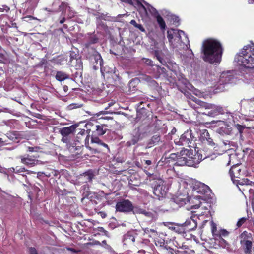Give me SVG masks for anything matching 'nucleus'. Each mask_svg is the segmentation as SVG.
<instances>
[{
	"mask_svg": "<svg viewBox=\"0 0 254 254\" xmlns=\"http://www.w3.org/2000/svg\"><path fill=\"white\" fill-rule=\"evenodd\" d=\"M142 79L147 82H149L151 80V77L148 75H144L142 76Z\"/></svg>",
	"mask_w": 254,
	"mask_h": 254,
	"instance_id": "obj_55",
	"label": "nucleus"
},
{
	"mask_svg": "<svg viewBox=\"0 0 254 254\" xmlns=\"http://www.w3.org/2000/svg\"><path fill=\"white\" fill-rule=\"evenodd\" d=\"M69 151L74 154L75 155H82V151L84 145H80L78 143H72V142L66 145Z\"/></svg>",
	"mask_w": 254,
	"mask_h": 254,
	"instance_id": "obj_19",
	"label": "nucleus"
},
{
	"mask_svg": "<svg viewBox=\"0 0 254 254\" xmlns=\"http://www.w3.org/2000/svg\"><path fill=\"white\" fill-rule=\"evenodd\" d=\"M193 190L195 193L201 195L196 196L199 200L204 199L203 195H209L211 191L210 188L207 185L199 182H195Z\"/></svg>",
	"mask_w": 254,
	"mask_h": 254,
	"instance_id": "obj_10",
	"label": "nucleus"
},
{
	"mask_svg": "<svg viewBox=\"0 0 254 254\" xmlns=\"http://www.w3.org/2000/svg\"><path fill=\"white\" fill-rule=\"evenodd\" d=\"M67 250L69 251H70V252H73V253H77V251L73 248H70V247H68V248H67Z\"/></svg>",
	"mask_w": 254,
	"mask_h": 254,
	"instance_id": "obj_60",
	"label": "nucleus"
},
{
	"mask_svg": "<svg viewBox=\"0 0 254 254\" xmlns=\"http://www.w3.org/2000/svg\"><path fill=\"white\" fill-rule=\"evenodd\" d=\"M95 175L91 170H88L82 174H81L78 179L80 183L88 184V183H92V180L94 179Z\"/></svg>",
	"mask_w": 254,
	"mask_h": 254,
	"instance_id": "obj_18",
	"label": "nucleus"
},
{
	"mask_svg": "<svg viewBox=\"0 0 254 254\" xmlns=\"http://www.w3.org/2000/svg\"><path fill=\"white\" fill-rule=\"evenodd\" d=\"M199 140L203 143H207L209 145H214V143L211 138L210 137V135L208 131L206 129L202 130L199 137Z\"/></svg>",
	"mask_w": 254,
	"mask_h": 254,
	"instance_id": "obj_23",
	"label": "nucleus"
},
{
	"mask_svg": "<svg viewBox=\"0 0 254 254\" xmlns=\"http://www.w3.org/2000/svg\"><path fill=\"white\" fill-rule=\"evenodd\" d=\"M237 186L241 191L254 190V182L250 181L247 178L238 180Z\"/></svg>",
	"mask_w": 254,
	"mask_h": 254,
	"instance_id": "obj_13",
	"label": "nucleus"
},
{
	"mask_svg": "<svg viewBox=\"0 0 254 254\" xmlns=\"http://www.w3.org/2000/svg\"><path fill=\"white\" fill-rule=\"evenodd\" d=\"M98 41V39L95 36L90 37L89 41L85 44L86 47L88 48L90 45L97 43Z\"/></svg>",
	"mask_w": 254,
	"mask_h": 254,
	"instance_id": "obj_37",
	"label": "nucleus"
},
{
	"mask_svg": "<svg viewBox=\"0 0 254 254\" xmlns=\"http://www.w3.org/2000/svg\"><path fill=\"white\" fill-rule=\"evenodd\" d=\"M19 158L21 159V162L22 163L29 167L34 166L38 163V160L37 159V156L34 155L26 154L20 156Z\"/></svg>",
	"mask_w": 254,
	"mask_h": 254,
	"instance_id": "obj_15",
	"label": "nucleus"
},
{
	"mask_svg": "<svg viewBox=\"0 0 254 254\" xmlns=\"http://www.w3.org/2000/svg\"><path fill=\"white\" fill-rule=\"evenodd\" d=\"M198 216L195 215H192L190 218L187 219L184 223L187 232L195 230L197 226V219Z\"/></svg>",
	"mask_w": 254,
	"mask_h": 254,
	"instance_id": "obj_17",
	"label": "nucleus"
},
{
	"mask_svg": "<svg viewBox=\"0 0 254 254\" xmlns=\"http://www.w3.org/2000/svg\"><path fill=\"white\" fill-rule=\"evenodd\" d=\"M229 234V232L227 231L226 229H221L218 230V233L216 235L215 237V239H220L222 241H223L225 244L228 245V243L226 241L222 238V237H226Z\"/></svg>",
	"mask_w": 254,
	"mask_h": 254,
	"instance_id": "obj_28",
	"label": "nucleus"
},
{
	"mask_svg": "<svg viewBox=\"0 0 254 254\" xmlns=\"http://www.w3.org/2000/svg\"><path fill=\"white\" fill-rule=\"evenodd\" d=\"M55 77L58 81H63L64 80L69 79V75L64 72L58 71L56 73Z\"/></svg>",
	"mask_w": 254,
	"mask_h": 254,
	"instance_id": "obj_29",
	"label": "nucleus"
},
{
	"mask_svg": "<svg viewBox=\"0 0 254 254\" xmlns=\"http://www.w3.org/2000/svg\"><path fill=\"white\" fill-rule=\"evenodd\" d=\"M247 219L248 218L246 217H242L239 219L236 224L237 227L238 228L241 227L246 222Z\"/></svg>",
	"mask_w": 254,
	"mask_h": 254,
	"instance_id": "obj_42",
	"label": "nucleus"
},
{
	"mask_svg": "<svg viewBox=\"0 0 254 254\" xmlns=\"http://www.w3.org/2000/svg\"><path fill=\"white\" fill-rule=\"evenodd\" d=\"M196 140V137L193 135L190 129H188L181 135L179 140L175 141L176 144L190 147L191 144L194 145Z\"/></svg>",
	"mask_w": 254,
	"mask_h": 254,
	"instance_id": "obj_6",
	"label": "nucleus"
},
{
	"mask_svg": "<svg viewBox=\"0 0 254 254\" xmlns=\"http://www.w3.org/2000/svg\"><path fill=\"white\" fill-rule=\"evenodd\" d=\"M76 128V126L73 125L67 127L61 128L59 132L63 136L62 141L64 143H65L66 145L72 142L71 138L75 131Z\"/></svg>",
	"mask_w": 254,
	"mask_h": 254,
	"instance_id": "obj_8",
	"label": "nucleus"
},
{
	"mask_svg": "<svg viewBox=\"0 0 254 254\" xmlns=\"http://www.w3.org/2000/svg\"><path fill=\"white\" fill-rule=\"evenodd\" d=\"M140 213L142 214H144L145 216L148 217L149 218L151 219V220H153L154 219V215L151 212H148L145 210H141Z\"/></svg>",
	"mask_w": 254,
	"mask_h": 254,
	"instance_id": "obj_40",
	"label": "nucleus"
},
{
	"mask_svg": "<svg viewBox=\"0 0 254 254\" xmlns=\"http://www.w3.org/2000/svg\"><path fill=\"white\" fill-rule=\"evenodd\" d=\"M223 48L221 43L217 39L209 38L202 42L201 51L202 58L206 62L211 64L219 63L221 61L223 54Z\"/></svg>",
	"mask_w": 254,
	"mask_h": 254,
	"instance_id": "obj_1",
	"label": "nucleus"
},
{
	"mask_svg": "<svg viewBox=\"0 0 254 254\" xmlns=\"http://www.w3.org/2000/svg\"><path fill=\"white\" fill-rule=\"evenodd\" d=\"M200 204H201V202L199 201V203L198 204H196L195 205H194V208L196 209V208H199L200 207Z\"/></svg>",
	"mask_w": 254,
	"mask_h": 254,
	"instance_id": "obj_63",
	"label": "nucleus"
},
{
	"mask_svg": "<svg viewBox=\"0 0 254 254\" xmlns=\"http://www.w3.org/2000/svg\"><path fill=\"white\" fill-rule=\"evenodd\" d=\"M140 82V80L138 78H134L132 79L128 83V88L130 92H134L135 91L137 90V86L139 83Z\"/></svg>",
	"mask_w": 254,
	"mask_h": 254,
	"instance_id": "obj_27",
	"label": "nucleus"
},
{
	"mask_svg": "<svg viewBox=\"0 0 254 254\" xmlns=\"http://www.w3.org/2000/svg\"><path fill=\"white\" fill-rule=\"evenodd\" d=\"M176 85L178 90L182 93L186 95L189 93V92L187 91V88H188L190 83L188 80L185 78H182L181 80L179 79L178 82L176 83Z\"/></svg>",
	"mask_w": 254,
	"mask_h": 254,
	"instance_id": "obj_22",
	"label": "nucleus"
},
{
	"mask_svg": "<svg viewBox=\"0 0 254 254\" xmlns=\"http://www.w3.org/2000/svg\"><path fill=\"white\" fill-rule=\"evenodd\" d=\"M173 244L175 246L177 247L178 249H179L181 247V246H184V245L183 244H180L176 240H174L173 241Z\"/></svg>",
	"mask_w": 254,
	"mask_h": 254,
	"instance_id": "obj_53",
	"label": "nucleus"
},
{
	"mask_svg": "<svg viewBox=\"0 0 254 254\" xmlns=\"http://www.w3.org/2000/svg\"><path fill=\"white\" fill-rule=\"evenodd\" d=\"M204 150H199L198 148H197V150L195 148L194 150V151L192 150V155H188L187 161H189V160H194V159L196 158L197 159L198 158L199 159L198 161V164L203 160H204L205 158L207 157V156L204 155H203V153H204Z\"/></svg>",
	"mask_w": 254,
	"mask_h": 254,
	"instance_id": "obj_21",
	"label": "nucleus"
},
{
	"mask_svg": "<svg viewBox=\"0 0 254 254\" xmlns=\"http://www.w3.org/2000/svg\"><path fill=\"white\" fill-rule=\"evenodd\" d=\"M175 33L174 32H173V33L172 32V31L171 30H168L167 31V37L168 39V40L170 42H172V39H173V34Z\"/></svg>",
	"mask_w": 254,
	"mask_h": 254,
	"instance_id": "obj_48",
	"label": "nucleus"
},
{
	"mask_svg": "<svg viewBox=\"0 0 254 254\" xmlns=\"http://www.w3.org/2000/svg\"><path fill=\"white\" fill-rule=\"evenodd\" d=\"M29 252L30 254H38L36 249L34 247L29 248Z\"/></svg>",
	"mask_w": 254,
	"mask_h": 254,
	"instance_id": "obj_50",
	"label": "nucleus"
},
{
	"mask_svg": "<svg viewBox=\"0 0 254 254\" xmlns=\"http://www.w3.org/2000/svg\"><path fill=\"white\" fill-rule=\"evenodd\" d=\"M65 14H63V15L61 14V16H62V17L59 19V22L60 24H63L65 21L66 18H65Z\"/></svg>",
	"mask_w": 254,
	"mask_h": 254,
	"instance_id": "obj_51",
	"label": "nucleus"
},
{
	"mask_svg": "<svg viewBox=\"0 0 254 254\" xmlns=\"http://www.w3.org/2000/svg\"><path fill=\"white\" fill-rule=\"evenodd\" d=\"M86 127L89 133L91 132V138L104 135L109 130V127L107 124H99L95 121L94 122H88Z\"/></svg>",
	"mask_w": 254,
	"mask_h": 254,
	"instance_id": "obj_4",
	"label": "nucleus"
},
{
	"mask_svg": "<svg viewBox=\"0 0 254 254\" xmlns=\"http://www.w3.org/2000/svg\"><path fill=\"white\" fill-rule=\"evenodd\" d=\"M211 230L213 236L215 238L218 230L217 229V225L213 221L210 222Z\"/></svg>",
	"mask_w": 254,
	"mask_h": 254,
	"instance_id": "obj_36",
	"label": "nucleus"
},
{
	"mask_svg": "<svg viewBox=\"0 0 254 254\" xmlns=\"http://www.w3.org/2000/svg\"><path fill=\"white\" fill-rule=\"evenodd\" d=\"M5 59V57L4 54L0 53V63L3 62V61Z\"/></svg>",
	"mask_w": 254,
	"mask_h": 254,
	"instance_id": "obj_58",
	"label": "nucleus"
},
{
	"mask_svg": "<svg viewBox=\"0 0 254 254\" xmlns=\"http://www.w3.org/2000/svg\"><path fill=\"white\" fill-rule=\"evenodd\" d=\"M89 131H87V130H85L84 129H81L77 134L75 142L80 145H82L83 144L87 146V145L89 144Z\"/></svg>",
	"mask_w": 254,
	"mask_h": 254,
	"instance_id": "obj_14",
	"label": "nucleus"
},
{
	"mask_svg": "<svg viewBox=\"0 0 254 254\" xmlns=\"http://www.w3.org/2000/svg\"><path fill=\"white\" fill-rule=\"evenodd\" d=\"M172 229L175 232L181 234L183 236H184V234L188 232L184 223L175 224L174 226L172 227Z\"/></svg>",
	"mask_w": 254,
	"mask_h": 254,
	"instance_id": "obj_26",
	"label": "nucleus"
},
{
	"mask_svg": "<svg viewBox=\"0 0 254 254\" xmlns=\"http://www.w3.org/2000/svg\"><path fill=\"white\" fill-rule=\"evenodd\" d=\"M24 19H27V20H25V21H30V20L35 19V18L33 17L32 16H27L25 17Z\"/></svg>",
	"mask_w": 254,
	"mask_h": 254,
	"instance_id": "obj_59",
	"label": "nucleus"
},
{
	"mask_svg": "<svg viewBox=\"0 0 254 254\" xmlns=\"http://www.w3.org/2000/svg\"><path fill=\"white\" fill-rule=\"evenodd\" d=\"M115 209L116 212L128 213L133 210L134 206L129 200L123 199L116 203Z\"/></svg>",
	"mask_w": 254,
	"mask_h": 254,
	"instance_id": "obj_9",
	"label": "nucleus"
},
{
	"mask_svg": "<svg viewBox=\"0 0 254 254\" xmlns=\"http://www.w3.org/2000/svg\"><path fill=\"white\" fill-rule=\"evenodd\" d=\"M191 100L194 101L195 103H196V104H197L198 105L201 106V107H204L205 106V103L204 102H203L201 100H200L199 99L196 98V97H194V96H192V98H191Z\"/></svg>",
	"mask_w": 254,
	"mask_h": 254,
	"instance_id": "obj_41",
	"label": "nucleus"
},
{
	"mask_svg": "<svg viewBox=\"0 0 254 254\" xmlns=\"http://www.w3.org/2000/svg\"><path fill=\"white\" fill-rule=\"evenodd\" d=\"M81 188L83 190H86L87 191H88L89 190V187L87 184H86L83 185L81 187Z\"/></svg>",
	"mask_w": 254,
	"mask_h": 254,
	"instance_id": "obj_56",
	"label": "nucleus"
},
{
	"mask_svg": "<svg viewBox=\"0 0 254 254\" xmlns=\"http://www.w3.org/2000/svg\"><path fill=\"white\" fill-rule=\"evenodd\" d=\"M144 232L145 234H148V235H149L150 233H152L154 235H157V232L156 230L154 229H149L148 228H145L144 229Z\"/></svg>",
	"mask_w": 254,
	"mask_h": 254,
	"instance_id": "obj_43",
	"label": "nucleus"
},
{
	"mask_svg": "<svg viewBox=\"0 0 254 254\" xmlns=\"http://www.w3.org/2000/svg\"><path fill=\"white\" fill-rule=\"evenodd\" d=\"M123 2L128 4L130 5H133V3L132 0H120Z\"/></svg>",
	"mask_w": 254,
	"mask_h": 254,
	"instance_id": "obj_54",
	"label": "nucleus"
},
{
	"mask_svg": "<svg viewBox=\"0 0 254 254\" xmlns=\"http://www.w3.org/2000/svg\"><path fill=\"white\" fill-rule=\"evenodd\" d=\"M135 237L131 232H128L124 235V241L126 243H133L135 242Z\"/></svg>",
	"mask_w": 254,
	"mask_h": 254,
	"instance_id": "obj_32",
	"label": "nucleus"
},
{
	"mask_svg": "<svg viewBox=\"0 0 254 254\" xmlns=\"http://www.w3.org/2000/svg\"><path fill=\"white\" fill-rule=\"evenodd\" d=\"M163 181L160 178L154 179L152 180L151 185L153 188V193L158 197L163 198L166 196V190L163 185Z\"/></svg>",
	"mask_w": 254,
	"mask_h": 254,
	"instance_id": "obj_7",
	"label": "nucleus"
},
{
	"mask_svg": "<svg viewBox=\"0 0 254 254\" xmlns=\"http://www.w3.org/2000/svg\"><path fill=\"white\" fill-rule=\"evenodd\" d=\"M155 17L156 19V21L159 25L161 30L162 32H164L166 27V25L163 18L159 14L156 15Z\"/></svg>",
	"mask_w": 254,
	"mask_h": 254,
	"instance_id": "obj_30",
	"label": "nucleus"
},
{
	"mask_svg": "<svg viewBox=\"0 0 254 254\" xmlns=\"http://www.w3.org/2000/svg\"><path fill=\"white\" fill-rule=\"evenodd\" d=\"M241 248L244 254H252L254 238L251 233L244 231L239 236Z\"/></svg>",
	"mask_w": 254,
	"mask_h": 254,
	"instance_id": "obj_3",
	"label": "nucleus"
},
{
	"mask_svg": "<svg viewBox=\"0 0 254 254\" xmlns=\"http://www.w3.org/2000/svg\"><path fill=\"white\" fill-rule=\"evenodd\" d=\"M154 131V133H156V134H154L148 142V147L158 145L160 142L162 143L161 136L166 132L165 128H159L157 126H155Z\"/></svg>",
	"mask_w": 254,
	"mask_h": 254,
	"instance_id": "obj_11",
	"label": "nucleus"
},
{
	"mask_svg": "<svg viewBox=\"0 0 254 254\" xmlns=\"http://www.w3.org/2000/svg\"><path fill=\"white\" fill-rule=\"evenodd\" d=\"M42 174L48 178L57 177L58 175H59V173L58 171L52 169H47L44 172H42Z\"/></svg>",
	"mask_w": 254,
	"mask_h": 254,
	"instance_id": "obj_31",
	"label": "nucleus"
},
{
	"mask_svg": "<svg viewBox=\"0 0 254 254\" xmlns=\"http://www.w3.org/2000/svg\"><path fill=\"white\" fill-rule=\"evenodd\" d=\"M130 24L133 25L136 28L138 29L140 31H141V32L145 31V30L144 28V27H143V26L140 24H138L135 20H134V19L131 20L130 22Z\"/></svg>",
	"mask_w": 254,
	"mask_h": 254,
	"instance_id": "obj_35",
	"label": "nucleus"
},
{
	"mask_svg": "<svg viewBox=\"0 0 254 254\" xmlns=\"http://www.w3.org/2000/svg\"><path fill=\"white\" fill-rule=\"evenodd\" d=\"M158 71L160 73V74H162L164 76H165L166 73V69L164 67H159V68H158Z\"/></svg>",
	"mask_w": 254,
	"mask_h": 254,
	"instance_id": "obj_49",
	"label": "nucleus"
},
{
	"mask_svg": "<svg viewBox=\"0 0 254 254\" xmlns=\"http://www.w3.org/2000/svg\"><path fill=\"white\" fill-rule=\"evenodd\" d=\"M54 5H58V8L56 12H62V15L65 14V12L67 8L70 9V7L68 5V3L66 2H60L59 0L57 1H55L53 3V6Z\"/></svg>",
	"mask_w": 254,
	"mask_h": 254,
	"instance_id": "obj_24",
	"label": "nucleus"
},
{
	"mask_svg": "<svg viewBox=\"0 0 254 254\" xmlns=\"http://www.w3.org/2000/svg\"><path fill=\"white\" fill-rule=\"evenodd\" d=\"M154 242H155V244L156 246L159 245L160 246H162L164 245L165 241L163 239H159V238H156L155 239Z\"/></svg>",
	"mask_w": 254,
	"mask_h": 254,
	"instance_id": "obj_46",
	"label": "nucleus"
},
{
	"mask_svg": "<svg viewBox=\"0 0 254 254\" xmlns=\"http://www.w3.org/2000/svg\"><path fill=\"white\" fill-rule=\"evenodd\" d=\"M144 161H145V164L148 166L152 164V162L150 160H144Z\"/></svg>",
	"mask_w": 254,
	"mask_h": 254,
	"instance_id": "obj_62",
	"label": "nucleus"
},
{
	"mask_svg": "<svg viewBox=\"0 0 254 254\" xmlns=\"http://www.w3.org/2000/svg\"><path fill=\"white\" fill-rule=\"evenodd\" d=\"M141 139V132L139 128H135L130 134L128 140L126 143V146L130 147L135 145Z\"/></svg>",
	"mask_w": 254,
	"mask_h": 254,
	"instance_id": "obj_12",
	"label": "nucleus"
},
{
	"mask_svg": "<svg viewBox=\"0 0 254 254\" xmlns=\"http://www.w3.org/2000/svg\"><path fill=\"white\" fill-rule=\"evenodd\" d=\"M236 127L238 130H239V132L240 133H242L244 128V127L239 124H237Z\"/></svg>",
	"mask_w": 254,
	"mask_h": 254,
	"instance_id": "obj_52",
	"label": "nucleus"
},
{
	"mask_svg": "<svg viewBox=\"0 0 254 254\" xmlns=\"http://www.w3.org/2000/svg\"><path fill=\"white\" fill-rule=\"evenodd\" d=\"M154 56L161 64H163V62H165L164 60L161 56V53L159 51H155Z\"/></svg>",
	"mask_w": 254,
	"mask_h": 254,
	"instance_id": "obj_39",
	"label": "nucleus"
},
{
	"mask_svg": "<svg viewBox=\"0 0 254 254\" xmlns=\"http://www.w3.org/2000/svg\"><path fill=\"white\" fill-rule=\"evenodd\" d=\"M34 148H33V147H28V151H29V152H33V151H34Z\"/></svg>",
	"mask_w": 254,
	"mask_h": 254,
	"instance_id": "obj_64",
	"label": "nucleus"
},
{
	"mask_svg": "<svg viewBox=\"0 0 254 254\" xmlns=\"http://www.w3.org/2000/svg\"><path fill=\"white\" fill-rule=\"evenodd\" d=\"M176 254H194V250L190 249L188 246H181L179 249L173 250Z\"/></svg>",
	"mask_w": 254,
	"mask_h": 254,
	"instance_id": "obj_25",
	"label": "nucleus"
},
{
	"mask_svg": "<svg viewBox=\"0 0 254 254\" xmlns=\"http://www.w3.org/2000/svg\"><path fill=\"white\" fill-rule=\"evenodd\" d=\"M172 201L178 205L179 207L184 206L190 201L188 194H179L172 198Z\"/></svg>",
	"mask_w": 254,
	"mask_h": 254,
	"instance_id": "obj_20",
	"label": "nucleus"
},
{
	"mask_svg": "<svg viewBox=\"0 0 254 254\" xmlns=\"http://www.w3.org/2000/svg\"><path fill=\"white\" fill-rule=\"evenodd\" d=\"M76 104H70L68 106L70 109H74L77 107V106H76Z\"/></svg>",
	"mask_w": 254,
	"mask_h": 254,
	"instance_id": "obj_61",
	"label": "nucleus"
},
{
	"mask_svg": "<svg viewBox=\"0 0 254 254\" xmlns=\"http://www.w3.org/2000/svg\"><path fill=\"white\" fill-rule=\"evenodd\" d=\"M93 56L96 64H97L98 61H99V64L100 66H102L103 62L100 54L97 51L94 50Z\"/></svg>",
	"mask_w": 254,
	"mask_h": 254,
	"instance_id": "obj_33",
	"label": "nucleus"
},
{
	"mask_svg": "<svg viewBox=\"0 0 254 254\" xmlns=\"http://www.w3.org/2000/svg\"><path fill=\"white\" fill-rule=\"evenodd\" d=\"M5 144H7L6 141L3 140L2 138H0V147H1Z\"/></svg>",
	"mask_w": 254,
	"mask_h": 254,
	"instance_id": "obj_57",
	"label": "nucleus"
},
{
	"mask_svg": "<svg viewBox=\"0 0 254 254\" xmlns=\"http://www.w3.org/2000/svg\"><path fill=\"white\" fill-rule=\"evenodd\" d=\"M142 61L143 63H144L146 64L152 66L153 65V62L151 59L148 58H143L142 59Z\"/></svg>",
	"mask_w": 254,
	"mask_h": 254,
	"instance_id": "obj_47",
	"label": "nucleus"
},
{
	"mask_svg": "<svg viewBox=\"0 0 254 254\" xmlns=\"http://www.w3.org/2000/svg\"><path fill=\"white\" fill-rule=\"evenodd\" d=\"M12 169L13 172L15 173L24 172L25 171L24 167H21L19 166H16L15 168H12Z\"/></svg>",
	"mask_w": 254,
	"mask_h": 254,
	"instance_id": "obj_45",
	"label": "nucleus"
},
{
	"mask_svg": "<svg viewBox=\"0 0 254 254\" xmlns=\"http://www.w3.org/2000/svg\"><path fill=\"white\" fill-rule=\"evenodd\" d=\"M192 155V150L191 149H183L179 152V158L177 160V162H176L174 163V165L177 166H188L191 167L195 166L198 164V158L194 160H189L187 161L188 155Z\"/></svg>",
	"mask_w": 254,
	"mask_h": 254,
	"instance_id": "obj_5",
	"label": "nucleus"
},
{
	"mask_svg": "<svg viewBox=\"0 0 254 254\" xmlns=\"http://www.w3.org/2000/svg\"><path fill=\"white\" fill-rule=\"evenodd\" d=\"M214 112L215 113V115L224 114L225 113L223 108L220 106L216 107L214 110Z\"/></svg>",
	"mask_w": 254,
	"mask_h": 254,
	"instance_id": "obj_44",
	"label": "nucleus"
},
{
	"mask_svg": "<svg viewBox=\"0 0 254 254\" xmlns=\"http://www.w3.org/2000/svg\"><path fill=\"white\" fill-rule=\"evenodd\" d=\"M179 157V152H177L176 153H171L169 157L167 158V159H168V161L170 162V160H174L176 161V162H177Z\"/></svg>",
	"mask_w": 254,
	"mask_h": 254,
	"instance_id": "obj_38",
	"label": "nucleus"
},
{
	"mask_svg": "<svg viewBox=\"0 0 254 254\" xmlns=\"http://www.w3.org/2000/svg\"><path fill=\"white\" fill-rule=\"evenodd\" d=\"M235 61L246 68H254V45H247L236 54Z\"/></svg>",
	"mask_w": 254,
	"mask_h": 254,
	"instance_id": "obj_2",
	"label": "nucleus"
},
{
	"mask_svg": "<svg viewBox=\"0 0 254 254\" xmlns=\"http://www.w3.org/2000/svg\"><path fill=\"white\" fill-rule=\"evenodd\" d=\"M136 5L139 12H143L145 14L147 15V8L143 5L139 0H136Z\"/></svg>",
	"mask_w": 254,
	"mask_h": 254,
	"instance_id": "obj_34",
	"label": "nucleus"
},
{
	"mask_svg": "<svg viewBox=\"0 0 254 254\" xmlns=\"http://www.w3.org/2000/svg\"><path fill=\"white\" fill-rule=\"evenodd\" d=\"M91 142L96 143L98 145V147L96 149L97 151L102 152L104 154H107L110 152V149L108 145L104 143L98 137H92Z\"/></svg>",
	"mask_w": 254,
	"mask_h": 254,
	"instance_id": "obj_16",
	"label": "nucleus"
}]
</instances>
